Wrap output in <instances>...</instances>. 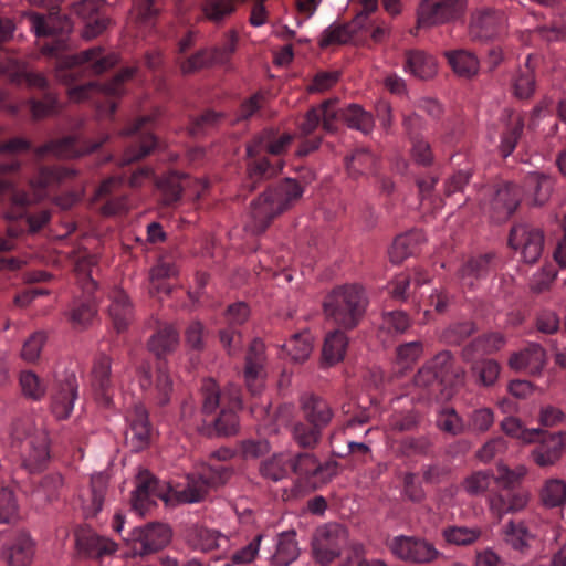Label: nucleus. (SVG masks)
Instances as JSON below:
<instances>
[{
	"mask_svg": "<svg viewBox=\"0 0 566 566\" xmlns=\"http://www.w3.org/2000/svg\"><path fill=\"white\" fill-rule=\"evenodd\" d=\"M39 4L48 9V15L31 12V29L39 39H44L39 44L41 53L56 60L55 77L69 86L67 93L72 101H91L101 115H114L117 108L116 99L124 94V84L133 78L136 70L126 67L103 85L92 81L78 83L83 75H99L114 67L118 62L117 55L106 52L102 46H94L77 54H66L72 49V21L65 15H60L57 0H39Z\"/></svg>",
	"mask_w": 566,
	"mask_h": 566,
	"instance_id": "1",
	"label": "nucleus"
},
{
	"mask_svg": "<svg viewBox=\"0 0 566 566\" xmlns=\"http://www.w3.org/2000/svg\"><path fill=\"white\" fill-rule=\"evenodd\" d=\"M234 455L228 448L219 449L211 454L210 463L205 465L197 474H189L182 489H172L160 482L149 471H140L136 479V489L133 493L132 510L145 516L158 500L168 501L170 493L182 503H197L202 501L210 490L221 486L232 475V468L224 462Z\"/></svg>",
	"mask_w": 566,
	"mask_h": 566,
	"instance_id": "2",
	"label": "nucleus"
},
{
	"mask_svg": "<svg viewBox=\"0 0 566 566\" xmlns=\"http://www.w3.org/2000/svg\"><path fill=\"white\" fill-rule=\"evenodd\" d=\"M74 176V170L60 166L39 165L36 176L30 180V188L33 196L18 189L11 180L0 177V198L6 203L4 217L10 221L23 219L24 227L17 229L14 226L8 228L11 238L18 237L25 229L30 232H36L42 229L50 220L48 210H40L36 213L29 211L33 201L42 199L46 195V189L59 185Z\"/></svg>",
	"mask_w": 566,
	"mask_h": 566,
	"instance_id": "3",
	"label": "nucleus"
},
{
	"mask_svg": "<svg viewBox=\"0 0 566 566\" xmlns=\"http://www.w3.org/2000/svg\"><path fill=\"white\" fill-rule=\"evenodd\" d=\"M126 181L130 188H138L147 181H155V175L151 168L144 166L134 170L129 177L114 176L106 179L96 191V199L103 201L101 212L104 216L120 214L128 209L127 196L122 189ZM156 185L166 206H172L180 200L184 185L179 176L169 175L156 180Z\"/></svg>",
	"mask_w": 566,
	"mask_h": 566,
	"instance_id": "4",
	"label": "nucleus"
},
{
	"mask_svg": "<svg viewBox=\"0 0 566 566\" xmlns=\"http://www.w3.org/2000/svg\"><path fill=\"white\" fill-rule=\"evenodd\" d=\"M293 135L280 134L274 129H264L247 146L248 182L251 189L264 179L279 174L283 168L281 156L287 151Z\"/></svg>",
	"mask_w": 566,
	"mask_h": 566,
	"instance_id": "5",
	"label": "nucleus"
},
{
	"mask_svg": "<svg viewBox=\"0 0 566 566\" xmlns=\"http://www.w3.org/2000/svg\"><path fill=\"white\" fill-rule=\"evenodd\" d=\"M148 349L157 358L155 378L148 370H143L139 384L148 397L158 405L165 406L170 401L174 384L167 364L163 358L176 350L179 345V331L172 324H160L148 340Z\"/></svg>",
	"mask_w": 566,
	"mask_h": 566,
	"instance_id": "6",
	"label": "nucleus"
},
{
	"mask_svg": "<svg viewBox=\"0 0 566 566\" xmlns=\"http://www.w3.org/2000/svg\"><path fill=\"white\" fill-rule=\"evenodd\" d=\"M304 188L293 178H285L270 186L251 202L252 227L255 233L264 232L280 214L291 209L303 196Z\"/></svg>",
	"mask_w": 566,
	"mask_h": 566,
	"instance_id": "7",
	"label": "nucleus"
},
{
	"mask_svg": "<svg viewBox=\"0 0 566 566\" xmlns=\"http://www.w3.org/2000/svg\"><path fill=\"white\" fill-rule=\"evenodd\" d=\"M369 300L365 289L358 284L334 287L323 302L327 321L345 331L355 329L364 319Z\"/></svg>",
	"mask_w": 566,
	"mask_h": 566,
	"instance_id": "8",
	"label": "nucleus"
},
{
	"mask_svg": "<svg viewBox=\"0 0 566 566\" xmlns=\"http://www.w3.org/2000/svg\"><path fill=\"white\" fill-rule=\"evenodd\" d=\"M203 416L202 422L206 427H213L219 436H232L238 432L239 419L234 412L235 408L241 406V400L237 392L231 395L228 406H226V396L219 389L213 379H203L201 384Z\"/></svg>",
	"mask_w": 566,
	"mask_h": 566,
	"instance_id": "9",
	"label": "nucleus"
},
{
	"mask_svg": "<svg viewBox=\"0 0 566 566\" xmlns=\"http://www.w3.org/2000/svg\"><path fill=\"white\" fill-rule=\"evenodd\" d=\"M11 448L20 455L22 465L31 472L41 470L49 459L46 432L29 420L14 423Z\"/></svg>",
	"mask_w": 566,
	"mask_h": 566,
	"instance_id": "10",
	"label": "nucleus"
},
{
	"mask_svg": "<svg viewBox=\"0 0 566 566\" xmlns=\"http://www.w3.org/2000/svg\"><path fill=\"white\" fill-rule=\"evenodd\" d=\"M336 103V99H326L321 105L312 107L306 112L298 123V132L305 139L301 143L297 149V156H307L319 147L322 137L311 136L321 126L325 132H333L336 129V122L338 119Z\"/></svg>",
	"mask_w": 566,
	"mask_h": 566,
	"instance_id": "11",
	"label": "nucleus"
},
{
	"mask_svg": "<svg viewBox=\"0 0 566 566\" xmlns=\"http://www.w3.org/2000/svg\"><path fill=\"white\" fill-rule=\"evenodd\" d=\"M7 73L12 83L27 85L29 88H34L42 93L41 98L32 97L28 101L29 109L34 119L43 118L56 112V95L51 91L49 81L43 74L20 69L9 73L8 69L0 63V75Z\"/></svg>",
	"mask_w": 566,
	"mask_h": 566,
	"instance_id": "12",
	"label": "nucleus"
},
{
	"mask_svg": "<svg viewBox=\"0 0 566 566\" xmlns=\"http://www.w3.org/2000/svg\"><path fill=\"white\" fill-rule=\"evenodd\" d=\"M467 0H421L417 12V25L410 30L416 35L422 28L457 22L463 19Z\"/></svg>",
	"mask_w": 566,
	"mask_h": 566,
	"instance_id": "13",
	"label": "nucleus"
},
{
	"mask_svg": "<svg viewBox=\"0 0 566 566\" xmlns=\"http://www.w3.org/2000/svg\"><path fill=\"white\" fill-rule=\"evenodd\" d=\"M347 544V531L340 524L328 523L319 526L312 539L314 559L321 565L335 560Z\"/></svg>",
	"mask_w": 566,
	"mask_h": 566,
	"instance_id": "14",
	"label": "nucleus"
},
{
	"mask_svg": "<svg viewBox=\"0 0 566 566\" xmlns=\"http://www.w3.org/2000/svg\"><path fill=\"white\" fill-rule=\"evenodd\" d=\"M154 118L143 116L124 129L123 134L132 138L126 147L120 165H128L148 156L158 145L157 138L151 133Z\"/></svg>",
	"mask_w": 566,
	"mask_h": 566,
	"instance_id": "15",
	"label": "nucleus"
},
{
	"mask_svg": "<svg viewBox=\"0 0 566 566\" xmlns=\"http://www.w3.org/2000/svg\"><path fill=\"white\" fill-rule=\"evenodd\" d=\"M505 32L504 12L492 8H481L472 12L469 23V36L472 41L485 43L499 40Z\"/></svg>",
	"mask_w": 566,
	"mask_h": 566,
	"instance_id": "16",
	"label": "nucleus"
},
{
	"mask_svg": "<svg viewBox=\"0 0 566 566\" xmlns=\"http://www.w3.org/2000/svg\"><path fill=\"white\" fill-rule=\"evenodd\" d=\"M170 538L171 531L166 524L148 523L133 528L127 541L134 555L146 556L166 547Z\"/></svg>",
	"mask_w": 566,
	"mask_h": 566,
	"instance_id": "17",
	"label": "nucleus"
},
{
	"mask_svg": "<svg viewBox=\"0 0 566 566\" xmlns=\"http://www.w3.org/2000/svg\"><path fill=\"white\" fill-rule=\"evenodd\" d=\"M509 244L515 250H521L524 262L532 264L542 255L544 233L530 223H517L511 229Z\"/></svg>",
	"mask_w": 566,
	"mask_h": 566,
	"instance_id": "18",
	"label": "nucleus"
},
{
	"mask_svg": "<svg viewBox=\"0 0 566 566\" xmlns=\"http://www.w3.org/2000/svg\"><path fill=\"white\" fill-rule=\"evenodd\" d=\"M97 289V283L91 274L86 275L83 284V297L75 298L65 312L67 321L74 329L87 328L97 316V300L93 295Z\"/></svg>",
	"mask_w": 566,
	"mask_h": 566,
	"instance_id": "19",
	"label": "nucleus"
},
{
	"mask_svg": "<svg viewBox=\"0 0 566 566\" xmlns=\"http://www.w3.org/2000/svg\"><path fill=\"white\" fill-rule=\"evenodd\" d=\"M388 546L397 558L417 564L430 563L439 554L431 543L415 536H396Z\"/></svg>",
	"mask_w": 566,
	"mask_h": 566,
	"instance_id": "20",
	"label": "nucleus"
},
{
	"mask_svg": "<svg viewBox=\"0 0 566 566\" xmlns=\"http://www.w3.org/2000/svg\"><path fill=\"white\" fill-rule=\"evenodd\" d=\"M293 472L308 483H326L338 472V463L334 460L319 463L311 452H300L292 455Z\"/></svg>",
	"mask_w": 566,
	"mask_h": 566,
	"instance_id": "21",
	"label": "nucleus"
},
{
	"mask_svg": "<svg viewBox=\"0 0 566 566\" xmlns=\"http://www.w3.org/2000/svg\"><path fill=\"white\" fill-rule=\"evenodd\" d=\"M453 358L450 352L443 350L437 354L430 361L423 365L415 376V385L432 394L436 387L448 382Z\"/></svg>",
	"mask_w": 566,
	"mask_h": 566,
	"instance_id": "22",
	"label": "nucleus"
},
{
	"mask_svg": "<svg viewBox=\"0 0 566 566\" xmlns=\"http://www.w3.org/2000/svg\"><path fill=\"white\" fill-rule=\"evenodd\" d=\"M78 396L76 376L71 373L62 379L56 378L51 392V411L59 420L67 419Z\"/></svg>",
	"mask_w": 566,
	"mask_h": 566,
	"instance_id": "23",
	"label": "nucleus"
},
{
	"mask_svg": "<svg viewBox=\"0 0 566 566\" xmlns=\"http://www.w3.org/2000/svg\"><path fill=\"white\" fill-rule=\"evenodd\" d=\"M112 359L101 354L92 368V387L97 402L106 408L113 406L114 385L112 380Z\"/></svg>",
	"mask_w": 566,
	"mask_h": 566,
	"instance_id": "24",
	"label": "nucleus"
},
{
	"mask_svg": "<svg viewBox=\"0 0 566 566\" xmlns=\"http://www.w3.org/2000/svg\"><path fill=\"white\" fill-rule=\"evenodd\" d=\"M75 544L80 555L98 560L117 551L115 542L88 528H82L75 534Z\"/></svg>",
	"mask_w": 566,
	"mask_h": 566,
	"instance_id": "25",
	"label": "nucleus"
},
{
	"mask_svg": "<svg viewBox=\"0 0 566 566\" xmlns=\"http://www.w3.org/2000/svg\"><path fill=\"white\" fill-rule=\"evenodd\" d=\"M265 345L261 339H253L245 356L244 379L249 391L260 394L264 379Z\"/></svg>",
	"mask_w": 566,
	"mask_h": 566,
	"instance_id": "26",
	"label": "nucleus"
},
{
	"mask_svg": "<svg viewBox=\"0 0 566 566\" xmlns=\"http://www.w3.org/2000/svg\"><path fill=\"white\" fill-rule=\"evenodd\" d=\"M102 7V0H82L75 4V13L85 21L82 33L84 39L92 40L106 30L108 19L101 12Z\"/></svg>",
	"mask_w": 566,
	"mask_h": 566,
	"instance_id": "27",
	"label": "nucleus"
},
{
	"mask_svg": "<svg viewBox=\"0 0 566 566\" xmlns=\"http://www.w3.org/2000/svg\"><path fill=\"white\" fill-rule=\"evenodd\" d=\"M522 199L517 185L505 182L499 186L491 202L492 219L496 222L505 221L515 212Z\"/></svg>",
	"mask_w": 566,
	"mask_h": 566,
	"instance_id": "28",
	"label": "nucleus"
},
{
	"mask_svg": "<svg viewBox=\"0 0 566 566\" xmlns=\"http://www.w3.org/2000/svg\"><path fill=\"white\" fill-rule=\"evenodd\" d=\"M188 543L195 551L210 553L226 552L230 547V539L217 530L205 526H193L188 533Z\"/></svg>",
	"mask_w": 566,
	"mask_h": 566,
	"instance_id": "29",
	"label": "nucleus"
},
{
	"mask_svg": "<svg viewBox=\"0 0 566 566\" xmlns=\"http://www.w3.org/2000/svg\"><path fill=\"white\" fill-rule=\"evenodd\" d=\"M129 428L126 431V441L130 443L134 451L146 448L150 439V424L148 413L143 406H135L128 413Z\"/></svg>",
	"mask_w": 566,
	"mask_h": 566,
	"instance_id": "30",
	"label": "nucleus"
},
{
	"mask_svg": "<svg viewBox=\"0 0 566 566\" xmlns=\"http://www.w3.org/2000/svg\"><path fill=\"white\" fill-rule=\"evenodd\" d=\"M528 501L530 495L526 491L504 489L490 497V510L501 520L505 514L523 511Z\"/></svg>",
	"mask_w": 566,
	"mask_h": 566,
	"instance_id": "31",
	"label": "nucleus"
},
{
	"mask_svg": "<svg viewBox=\"0 0 566 566\" xmlns=\"http://www.w3.org/2000/svg\"><path fill=\"white\" fill-rule=\"evenodd\" d=\"M34 556V542L27 533H19L2 548V558L9 566H29Z\"/></svg>",
	"mask_w": 566,
	"mask_h": 566,
	"instance_id": "32",
	"label": "nucleus"
},
{
	"mask_svg": "<svg viewBox=\"0 0 566 566\" xmlns=\"http://www.w3.org/2000/svg\"><path fill=\"white\" fill-rule=\"evenodd\" d=\"M304 421L323 431L332 421L334 412L326 400L315 395H307L301 399Z\"/></svg>",
	"mask_w": 566,
	"mask_h": 566,
	"instance_id": "33",
	"label": "nucleus"
},
{
	"mask_svg": "<svg viewBox=\"0 0 566 566\" xmlns=\"http://www.w3.org/2000/svg\"><path fill=\"white\" fill-rule=\"evenodd\" d=\"M553 180L539 172H531L525 176L521 189L522 198L533 206H543L551 197Z\"/></svg>",
	"mask_w": 566,
	"mask_h": 566,
	"instance_id": "34",
	"label": "nucleus"
},
{
	"mask_svg": "<svg viewBox=\"0 0 566 566\" xmlns=\"http://www.w3.org/2000/svg\"><path fill=\"white\" fill-rule=\"evenodd\" d=\"M546 363V353L539 344L531 343L523 350L514 353L509 360L511 368L541 374Z\"/></svg>",
	"mask_w": 566,
	"mask_h": 566,
	"instance_id": "35",
	"label": "nucleus"
},
{
	"mask_svg": "<svg viewBox=\"0 0 566 566\" xmlns=\"http://www.w3.org/2000/svg\"><path fill=\"white\" fill-rule=\"evenodd\" d=\"M494 255L491 253L468 260L458 271L461 287L473 290L478 281L486 277L492 269Z\"/></svg>",
	"mask_w": 566,
	"mask_h": 566,
	"instance_id": "36",
	"label": "nucleus"
},
{
	"mask_svg": "<svg viewBox=\"0 0 566 566\" xmlns=\"http://www.w3.org/2000/svg\"><path fill=\"white\" fill-rule=\"evenodd\" d=\"M405 72L420 80L432 78L437 73L436 59L422 50H407L403 61Z\"/></svg>",
	"mask_w": 566,
	"mask_h": 566,
	"instance_id": "37",
	"label": "nucleus"
},
{
	"mask_svg": "<svg viewBox=\"0 0 566 566\" xmlns=\"http://www.w3.org/2000/svg\"><path fill=\"white\" fill-rule=\"evenodd\" d=\"M424 241L426 237L421 230H411L397 235L389 249L390 261L396 264L401 263L413 255Z\"/></svg>",
	"mask_w": 566,
	"mask_h": 566,
	"instance_id": "38",
	"label": "nucleus"
},
{
	"mask_svg": "<svg viewBox=\"0 0 566 566\" xmlns=\"http://www.w3.org/2000/svg\"><path fill=\"white\" fill-rule=\"evenodd\" d=\"M109 297V317L113 322L114 328L118 333H122L127 328L133 319V306L127 294L123 290H114Z\"/></svg>",
	"mask_w": 566,
	"mask_h": 566,
	"instance_id": "39",
	"label": "nucleus"
},
{
	"mask_svg": "<svg viewBox=\"0 0 566 566\" xmlns=\"http://www.w3.org/2000/svg\"><path fill=\"white\" fill-rule=\"evenodd\" d=\"M74 136H66L59 140L49 142L34 149V157L39 161L44 157L52 155L61 158L77 157L84 154Z\"/></svg>",
	"mask_w": 566,
	"mask_h": 566,
	"instance_id": "40",
	"label": "nucleus"
},
{
	"mask_svg": "<svg viewBox=\"0 0 566 566\" xmlns=\"http://www.w3.org/2000/svg\"><path fill=\"white\" fill-rule=\"evenodd\" d=\"M300 556L295 531L277 535L275 552L271 557L272 566H290Z\"/></svg>",
	"mask_w": 566,
	"mask_h": 566,
	"instance_id": "41",
	"label": "nucleus"
},
{
	"mask_svg": "<svg viewBox=\"0 0 566 566\" xmlns=\"http://www.w3.org/2000/svg\"><path fill=\"white\" fill-rule=\"evenodd\" d=\"M346 332L347 331L338 327L326 334L322 349V358L327 366H333L343 360L348 346Z\"/></svg>",
	"mask_w": 566,
	"mask_h": 566,
	"instance_id": "42",
	"label": "nucleus"
},
{
	"mask_svg": "<svg viewBox=\"0 0 566 566\" xmlns=\"http://www.w3.org/2000/svg\"><path fill=\"white\" fill-rule=\"evenodd\" d=\"M361 24V15H357L352 23H333L325 29L319 39V46L327 48L335 44H346L355 38L356 28Z\"/></svg>",
	"mask_w": 566,
	"mask_h": 566,
	"instance_id": "43",
	"label": "nucleus"
},
{
	"mask_svg": "<svg viewBox=\"0 0 566 566\" xmlns=\"http://www.w3.org/2000/svg\"><path fill=\"white\" fill-rule=\"evenodd\" d=\"M260 473L263 478L279 482L290 476L293 472L292 455L275 453L260 463Z\"/></svg>",
	"mask_w": 566,
	"mask_h": 566,
	"instance_id": "44",
	"label": "nucleus"
},
{
	"mask_svg": "<svg viewBox=\"0 0 566 566\" xmlns=\"http://www.w3.org/2000/svg\"><path fill=\"white\" fill-rule=\"evenodd\" d=\"M446 56L457 75L469 80L478 75L480 61L472 52L455 50L446 52Z\"/></svg>",
	"mask_w": 566,
	"mask_h": 566,
	"instance_id": "45",
	"label": "nucleus"
},
{
	"mask_svg": "<svg viewBox=\"0 0 566 566\" xmlns=\"http://www.w3.org/2000/svg\"><path fill=\"white\" fill-rule=\"evenodd\" d=\"M106 491V478L103 474L93 475L88 497L83 501V511L86 517H95L102 511Z\"/></svg>",
	"mask_w": 566,
	"mask_h": 566,
	"instance_id": "46",
	"label": "nucleus"
},
{
	"mask_svg": "<svg viewBox=\"0 0 566 566\" xmlns=\"http://www.w3.org/2000/svg\"><path fill=\"white\" fill-rule=\"evenodd\" d=\"M539 500L547 509H562L566 505V482L560 479H548L539 491Z\"/></svg>",
	"mask_w": 566,
	"mask_h": 566,
	"instance_id": "47",
	"label": "nucleus"
},
{
	"mask_svg": "<svg viewBox=\"0 0 566 566\" xmlns=\"http://www.w3.org/2000/svg\"><path fill=\"white\" fill-rule=\"evenodd\" d=\"M338 118H342L348 127L364 134H369L374 127L373 115L356 104H350L345 109L338 111Z\"/></svg>",
	"mask_w": 566,
	"mask_h": 566,
	"instance_id": "48",
	"label": "nucleus"
},
{
	"mask_svg": "<svg viewBox=\"0 0 566 566\" xmlns=\"http://www.w3.org/2000/svg\"><path fill=\"white\" fill-rule=\"evenodd\" d=\"M282 349L293 361L303 363L313 349L312 335L308 332L296 333L282 346Z\"/></svg>",
	"mask_w": 566,
	"mask_h": 566,
	"instance_id": "49",
	"label": "nucleus"
},
{
	"mask_svg": "<svg viewBox=\"0 0 566 566\" xmlns=\"http://www.w3.org/2000/svg\"><path fill=\"white\" fill-rule=\"evenodd\" d=\"M292 439L302 449H315L322 439V432L315 426L306 421H296L292 426Z\"/></svg>",
	"mask_w": 566,
	"mask_h": 566,
	"instance_id": "50",
	"label": "nucleus"
},
{
	"mask_svg": "<svg viewBox=\"0 0 566 566\" xmlns=\"http://www.w3.org/2000/svg\"><path fill=\"white\" fill-rule=\"evenodd\" d=\"M436 426L444 433L460 436L465 433V420L452 407L441 408L436 418Z\"/></svg>",
	"mask_w": 566,
	"mask_h": 566,
	"instance_id": "51",
	"label": "nucleus"
},
{
	"mask_svg": "<svg viewBox=\"0 0 566 566\" xmlns=\"http://www.w3.org/2000/svg\"><path fill=\"white\" fill-rule=\"evenodd\" d=\"M501 429L505 434L522 440L525 443L541 441L545 432L541 429H526L522 422L514 417H506L501 422Z\"/></svg>",
	"mask_w": 566,
	"mask_h": 566,
	"instance_id": "52",
	"label": "nucleus"
},
{
	"mask_svg": "<svg viewBox=\"0 0 566 566\" xmlns=\"http://www.w3.org/2000/svg\"><path fill=\"white\" fill-rule=\"evenodd\" d=\"M533 538L524 521L511 520L505 525V541L515 551L523 552L528 548Z\"/></svg>",
	"mask_w": 566,
	"mask_h": 566,
	"instance_id": "53",
	"label": "nucleus"
},
{
	"mask_svg": "<svg viewBox=\"0 0 566 566\" xmlns=\"http://www.w3.org/2000/svg\"><path fill=\"white\" fill-rule=\"evenodd\" d=\"M376 161V157L369 150L364 148L356 149L346 159L347 171L353 177L370 172L375 169Z\"/></svg>",
	"mask_w": 566,
	"mask_h": 566,
	"instance_id": "54",
	"label": "nucleus"
},
{
	"mask_svg": "<svg viewBox=\"0 0 566 566\" xmlns=\"http://www.w3.org/2000/svg\"><path fill=\"white\" fill-rule=\"evenodd\" d=\"M443 538L449 544L468 546L475 543L482 535L479 527L448 526L442 532Z\"/></svg>",
	"mask_w": 566,
	"mask_h": 566,
	"instance_id": "55",
	"label": "nucleus"
},
{
	"mask_svg": "<svg viewBox=\"0 0 566 566\" xmlns=\"http://www.w3.org/2000/svg\"><path fill=\"white\" fill-rule=\"evenodd\" d=\"M411 326V319L406 312L391 311L382 314L380 333L388 335L403 334Z\"/></svg>",
	"mask_w": 566,
	"mask_h": 566,
	"instance_id": "56",
	"label": "nucleus"
},
{
	"mask_svg": "<svg viewBox=\"0 0 566 566\" xmlns=\"http://www.w3.org/2000/svg\"><path fill=\"white\" fill-rule=\"evenodd\" d=\"M494 423V412L491 408L481 407L468 413L465 432L483 433Z\"/></svg>",
	"mask_w": 566,
	"mask_h": 566,
	"instance_id": "57",
	"label": "nucleus"
},
{
	"mask_svg": "<svg viewBox=\"0 0 566 566\" xmlns=\"http://www.w3.org/2000/svg\"><path fill=\"white\" fill-rule=\"evenodd\" d=\"M19 382L23 395L34 401H40L46 392L45 382L33 371L24 370L20 374Z\"/></svg>",
	"mask_w": 566,
	"mask_h": 566,
	"instance_id": "58",
	"label": "nucleus"
},
{
	"mask_svg": "<svg viewBox=\"0 0 566 566\" xmlns=\"http://www.w3.org/2000/svg\"><path fill=\"white\" fill-rule=\"evenodd\" d=\"M523 129V118L520 115L512 117L511 123L506 130L503 133L501 140V153L504 157H507L514 151L517 142L522 136Z\"/></svg>",
	"mask_w": 566,
	"mask_h": 566,
	"instance_id": "59",
	"label": "nucleus"
},
{
	"mask_svg": "<svg viewBox=\"0 0 566 566\" xmlns=\"http://www.w3.org/2000/svg\"><path fill=\"white\" fill-rule=\"evenodd\" d=\"M500 370V365L493 359L479 360L472 365V373L474 377L485 387H490L495 384L499 378Z\"/></svg>",
	"mask_w": 566,
	"mask_h": 566,
	"instance_id": "60",
	"label": "nucleus"
},
{
	"mask_svg": "<svg viewBox=\"0 0 566 566\" xmlns=\"http://www.w3.org/2000/svg\"><path fill=\"white\" fill-rule=\"evenodd\" d=\"M423 353V344L420 340L408 342L396 349L397 363L402 368H409L418 361Z\"/></svg>",
	"mask_w": 566,
	"mask_h": 566,
	"instance_id": "61",
	"label": "nucleus"
},
{
	"mask_svg": "<svg viewBox=\"0 0 566 566\" xmlns=\"http://www.w3.org/2000/svg\"><path fill=\"white\" fill-rule=\"evenodd\" d=\"M530 63L528 56L525 70H521L514 80V93L518 98H530L535 91V77Z\"/></svg>",
	"mask_w": 566,
	"mask_h": 566,
	"instance_id": "62",
	"label": "nucleus"
},
{
	"mask_svg": "<svg viewBox=\"0 0 566 566\" xmlns=\"http://www.w3.org/2000/svg\"><path fill=\"white\" fill-rule=\"evenodd\" d=\"M430 436L406 437L401 440L400 448L405 455H428L432 449Z\"/></svg>",
	"mask_w": 566,
	"mask_h": 566,
	"instance_id": "63",
	"label": "nucleus"
},
{
	"mask_svg": "<svg viewBox=\"0 0 566 566\" xmlns=\"http://www.w3.org/2000/svg\"><path fill=\"white\" fill-rule=\"evenodd\" d=\"M536 31L547 42L566 39V13L555 18L549 24L539 27Z\"/></svg>",
	"mask_w": 566,
	"mask_h": 566,
	"instance_id": "64",
	"label": "nucleus"
}]
</instances>
